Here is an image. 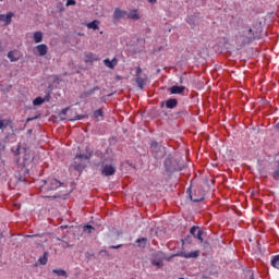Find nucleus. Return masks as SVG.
<instances>
[{
    "mask_svg": "<svg viewBox=\"0 0 279 279\" xmlns=\"http://www.w3.org/2000/svg\"><path fill=\"white\" fill-rule=\"evenodd\" d=\"M190 234H192L194 239H197L201 243H204V230H202V228L198 226H193L190 229Z\"/></svg>",
    "mask_w": 279,
    "mask_h": 279,
    "instance_id": "nucleus-8",
    "label": "nucleus"
},
{
    "mask_svg": "<svg viewBox=\"0 0 279 279\" xmlns=\"http://www.w3.org/2000/svg\"><path fill=\"white\" fill-rule=\"evenodd\" d=\"M99 89H100L99 86H95L92 89L83 92L80 94V99H87V97H93V95H95V92Z\"/></svg>",
    "mask_w": 279,
    "mask_h": 279,
    "instance_id": "nucleus-13",
    "label": "nucleus"
},
{
    "mask_svg": "<svg viewBox=\"0 0 279 279\" xmlns=\"http://www.w3.org/2000/svg\"><path fill=\"white\" fill-rule=\"evenodd\" d=\"M177 117H189V111L182 109L175 113Z\"/></svg>",
    "mask_w": 279,
    "mask_h": 279,
    "instance_id": "nucleus-35",
    "label": "nucleus"
},
{
    "mask_svg": "<svg viewBox=\"0 0 279 279\" xmlns=\"http://www.w3.org/2000/svg\"><path fill=\"white\" fill-rule=\"evenodd\" d=\"M100 253H101V254H108V251L102 250V251H100Z\"/></svg>",
    "mask_w": 279,
    "mask_h": 279,
    "instance_id": "nucleus-54",
    "label": "nucleus"
},
{
    "mask_svg": "<svg viewBox=\"0 0 279 279\" xmlns=\"http://www.w3.org/2000/svg\"><path fill=\"white\" fill-rule=\"evenodd\" d=\"M246 278L254 279V271L252 270L246 271Z\"/></svg>",
    "mask_w": 279,
    "mask_h": 279,
    "instance_id": "nucleus-39",
    "label": "nucleus"
},
{
    "mask_svg": "<svg viewBox=\"0 0 279 279\" xmlns=\"http://www.w3.org/2000/svg\"><path fill=\"white\" fill-rule=\"evenodd\" d=\"M36 51L38 52V56H47V51H49V47H47L46 44H41L35 47Z\"/></svg>",
    "mask_w": 279,
    "mask_h": 279,
    "instance_id": "nucleus-16",
    "label": "nucleus"
},
{
    "mask_svg": "<svg viewBox=\"0 0 279 279\" xmlns=\"http://www.w3.org/2000/svg\"><path fill=\"white\" fill-rule=\"evenodd\" d=\"M136 84H137L138 88H141V90H143V88L145 86V78L137 76Z\"/></svg>",
    "mask_w": 279,
    "mask_h": 279,
    "instance_id": "nucleus-30",
    "label": "nucleus"
},
{
    "mask_svg": "<svg viewBox=\"0 0 279 279\" xmlns=\"http://www.w3.org/2000/svg\"><path fill=\"white\" fill-rule=\"evenodd\" d=\"M20 182H23V177L20 178Z\"/></svg>",
    "mask_w": 279,
    "mask_h": 279,
    "instance_id": "nucleus-60",
    "label": "nucleus"
},
{
    "mask_svg": "<svg viewBox=\"0 0 279 279\" xmlns=\"http://www.w3.org/2000/svg\"><path fill=\"white\" fill-rule=\"evenodd\" d=\"M112 19L113 21H121V19H128V11L121 10L120 8H116Z\"/></svg>",
    "mask_w": 279,
    "mask_h": 279,
    "instance_id": "nucleus-10",
    "label": "nucleus"
},
{
    "mask_svg": "<svg viewBox=\"0 0 279 279\" xmlns=\"http://www.w3.org/2000/svg\"><path fill=\"white\" fill-rule=\"evenodd\" d=\"M126 19H131V21H138L141 19V15L138 14V10L136 9L131 10L128 13Z\"/></svg>",
    "mask_w": 279,
    "mask_h": 279,
    "instance_id": "nucleus-17",
    "label": "nucleus"
},
{
    "mask_svg": "<svg viewBox=\"0 0 279 279\" xmlns=\"http://www.w3.org/2000/svg\"><path fill=\"white\" fill-rule=\"evenodd\" d=\"M1 51H3V48H2L1 45H0V53H1Z\"/></svg>",
    "mask_w": 279,
    "mask_h": 279,
    "instance_id": "nucleus-59",
    "label": "nucleus"
},
{
    "mask_svg": "<svg viewBox=\"0 0 279 279\" xmlns=\"http://www.w3.org/2000/svg\"><path fill=\"white\" fill-rule=\"evenodd\" d=\"M47 260H49V253L45 252L44 256L38 259V263H40V265H46Z\"/></svg>",
    "mask_w": 279,
    "mask_h": 279,
    "instance_id": "nucleus-27",
    "label": "nucleus"
},
{
    "mask_svg": "<svg viewBox=\"0 0 279 279\" xmlns=\"http://www.w3.org/2000/svg\"><path fill=\"white\" fill-rule=\"evenodd\" d=\"M43 99H44V104H45V101H50L51 94L48 92Z\"/></svg>",
    "mask_w": 279,
    "mask_h": 279,
    "instance_id": "nucleus-38",
    "label": "nucleus"
},
{
    "mask_svg": "<svg viewBox=\"0 0 279 279\" xmlns=\"http://www.w3.org/2000/svg\"><path fill=\"white\" fill-rule=\"evenodd\" d=\"M32 132H33L32 129H29V130L27 131V134H32Z\"/></svg>",
    "mask_w": 279,
    "mask_h": 279,
    "instance_id": "nucleus-58",
    "label": "nucleus"
},
{
    "mask_svg": "<svg viewBox=\"0 0 279 279\" xmlns=\"http://www.w3.org/2000/svg\"><path fill=\"white\" fill-rule=\"evenodd\" d=\"M180 84H184V78L180 77Z\"/></svg>",
    "mask_w": 279,
    "mask_h": 279,
    "instance_id": "nucleus-55",
    "label": "nucleus"
},
{
    "mask_svg": "<svg viewBox=\"0 0 279 279\" xmlns=\"http://www.w3.org/2000/svg\"><path fill=\"white\" fill-rule=\"evenodd\" d=\"M167 107V100L160 102V108Z\"/></svg>",
    "mask_w": 279,
    "mask_h": 279,
    "instance_id": "nucleus-46",
    "label": "nucleus"
},
{
    "mask_svg": "<svg viewBox=\"0 0 279 279\" xmlns=\"http://www.w3.org/2000/svg\"><path fill=\"white\" fill-rule=\"evenodd\" d=\"M118 62L119 61L117 60V58H113L112 60H110V59H105L104 60V64L108 69H114V66H117Z\"/></svg>",
    "mask_w": 279,
    "mask_h": 279,
    "instance_id": "nucleus-18",
    "label": "nucleus"
},
{
    "mask_svg": "<svg viewBox=\"0 0 279 279\" xmlns=\"http://www.w3.org/2000/svg\"><path fill=\"white\" fill-rule=\"evenodd\" d=\"M0 147H1V149H5V144L0 142Z\"/></svg>",
    "mask_w": 279,
    "mask_h": 279,
    "instance_id": "nucleus-48",
    "label": "nucleus"
},
{
    "mask_svg": "<svg viewBox=\"0 0 279 279\" xmlns=\"http://www.w3.org/2000/svg\"><path fill=\"white\" fill-rule=\"evenodd\" d=\"M272 178L274 180H279V160H278L277 169L272 173Z\"/></svg>",
    "mask_w": 279,
    "mask_h": 279,
    "instance_id": "nucleus-36",
    "label": "nucleus"
},
{
    "mask_svg": "<svg viewBox=\"0 0 279 279\" xmlns=\"http://www.w3.org/2000/svg\"><path fill=\"white\" fill-rule=\"evenodd\" d=\"M175 256H181V258H199V251H193L190 253L179 252V253L172 255V258Z\"/></svg>",
    "mask_w": 279,
    "mask_h": 279,
    "instance_id": "nucleus-9",
    "label": "nucleus"
},
{
    "mask_svg": "<svg viewBox=\"0 0 279 279\" xmlns=\"http://www.w3.org/2000/svg\"><path fill=\"white\" fill-rule=\"evenodd\" d=\"M120 247H123V244L111 245L110 250H119Z\"/></svg>",
    "mask_w": 279,
    "mask_h": 279,
    "instance_id": "nucleus-42",
    "label": "nucleus"
},
{
    "mask_svg": "<svg viewBox=\"0 0 279 279\" xmlns=\"http://www.w3.org/2000/svg\"><path fill=\"white\" fill-rule=\"evenodd\" d=\"M184 169V165L180 162V159L168 155L167 158L163 160V171L166 175L171 178L174 173H178V171H182Z\"/></svg>",
    "mask_w": 279,
    "mask_h": 279,
    "instance_id": "nucleus-1",
    "label": "nucleus"
},
{
    "mask_svg": "<svg viewBox=\"0 0 279 279\" xmlns=\"http://www.w3.org/2000/svg\"><path fill=\"white\" fill-rule=\"evenodd\" d=\"M82 119H85L84 114H77L74 117V119H72V121H82Z\"/></svg>",
    "mask_w": 279,
    "mask_h": 279,
    "instance_id": "nucleus-37",
    "label": "nucleus"
},
{
    "mask_svg": "<svg viewBox=\"0 0 279 279\" xmlns=\"http://www.w3.org/2000/svg\"><path fill=\"white\" fill-rule=\"evenodd\" d=\"M186 193L191 202H194V204H199V202H204V199H206V192L204 191V187L201 185L195 187L194 193L192 187L190 186L186 190Z\"/></svg>",
    "mask_w": 279,
    "mask_h": 279,
    "instance_id": "nucleus-5",
    "label": "nucleus"
},
{
    "mask_svg": "<svg viewBox=\"0 0 279 279\" xmlns=\"http://www.w3.org/2000/svg\"><path fill=\"white\" fill-rule=\"evenodd\" d=\"M22 171H24V173H29V170L27 169H22Z\"/></svg>",
    "mask_w": 279,
    "mask_h": 279,
    "instance_id": "nucleus-56",
    "label": "nucleus"
},
{
    "mask_svg": "<svg viewBox=\"0 0 279 279\" xmlns=\"http://www.w3.org/2000/svg\"><path fill=\"white\" fill-rule=\"evenodd\" d=\"M66 228H69V226H61L62 230H66Z\"/></svg>",
    "mask_w": 279,
    "mask_h": 279,
    "instance_id": "nucleus-52",
    "label": "nucleus"
},
{
    "mask_svg": "<svg viewBox=\"0 0 279 279\" xmlns=\"http://www.w3.org/2000/svg\"><path fill=\"white\" fill-rule=\"evenodd\" d=\"M155 259L163 262L165 260V253H162V251L157 252L155 254Z\"/></svg>",
    "mask_w": 279,
    "mask_h": 279,
    "instance_id": "nucleus-33",
    "label": "nucleus"
},
{
    "mask_svg": "<svg viewBox=\"0 0 279 279\" xmlns=\"http://www.w3.org/2000/svg\"><path fill=\"white\" fill-rule=\"evenodd\" d=\"M66 112H69V107L61 110V114L66 116Z\"/></svg>",
    "mask_w": 279,
    "mask_h": 279,
    "instance_id": "nucleus-44",
    "label": "nucleus"
},
{
    "mask_svg": "<svg viewBox=\"0 0 279 279\" xmlns=\"http://www.w3.org/2000/svg\"><path fill=\"white\" fill-rule=\"evenodd\" d=\"M201 243L204 244V247H210V243L208 241L203 240V242H201Z\"/></svg>",
    "mask_w": 279,
    "mask_h": 279,
    "instance_id": "nucleus-45",
    "label": "nucleus"
},
{
    "mask_svg": "<svg viewBox=\"0 0 279 279\" xmlns=\"http://www.w3.org/2000/svg\"><path fill=\"white\" fill-rule=\"evenodd\" d=\"M13 16H14L13 12H8L7 15L0 14V23H4V25H11Z\"/></svg>",
    "mask_w": 279,
    "mask_h": 279,
    "instance_id": "nucleus-12",
    "label": "nucleus"
},
{
    "mask_svg": "<svg viewBox=\"0 0 279 279\" xmlns=\"http://www.w3.org/2000/svg\"><path fill=\"white\" fill-rule=\"evenodd\" d=\"M88 29H99V21L94 20L87 24Z\"/></svg>",
    "mask_w": 279,
    "mask_h": 279,
    "instance_id": "nucleus-23",
    "label": "nucleus"
},
{
    "mask_svg": "<svg viewBox=\"0 0 279 279\" xmlns=\"http://www.w3.org/2000/svg\"><path fill=\"white\" fill-rule=\"evenodd\" d=\"M100 172L104 178H110L117 173V167H114L112 157L102 155L100 158Z\"/></svg>",
    "mask_w": 279,
    "mask_h": 279,
    "instance_id": "nucleus-3",
    "label": "nucleus"
},
{
    "mask_svg": "<svg viewBox=\"0 0 279 279\" xmlns=\"http://www.w3.org/2000/svg\"><path fill=\"white\" fill-rule=\"evenodd\" d=\"M21 154V146H19L15 150V155L19 156Z\"/></svg>",
    "mask_w": 279,
    "mask_h": 279,
    "instance_id": "nucleus-47",
    "label": "nucleus"
},
{
    "mask_svg": "<svg viewBox=\"0 0 279 279\" xmlns=\"http://www.w3.org/2000/svg\"><path fill=\"white\" fill-rule=\"evenodd\" d=\"M61 12H64V9H61Z\"/></svg>",
    "mask_w": 279,
    "mask_h": 279,
    "instance_id": "nucleus-62",
    "label": "nucleus"
},
{
    "mask_svg": "<svg viewBox=\"0 0 279 279\" xmlns=\"http://www.w3.org/2000/svg\"><path fill=\"white\" fill-rule=\"evenodd\" d=\"M151 265H154L155 267H162L165 264L162 263V260L155 258L151 260Z\"/></svg>",
    "mask_w": 279,
    "mask_h": 279,
    "instance_id": "nucleus-34",
    "label": "nucleus"
},
{
    "mask_svg": "<svg viewBox=\"0 0 279 279\" xmlns=\"http://www.w3.org/2000/svg\"><path fill=\"white\" fill-rule=\"evenodd\" d=\"M7 57L9 58L10 62H19L20 57L14 56V51H9Z\"/></svg>",
    "mask_w": 279,
    "mask_h": 279,
    "instance_id": "nucleus-26",
    "label": "nucleus"
},
{
    "mask_svg": "<svg viewBox=\"0 0 279 279\" xmlns=\"http://www.w3.org/2000/svg\"><path fill=\"white\" fill-rule=\"evenodd\" d=\"M73 245H71L69 242L63 241V245L62 247H64V250H66V247H72Z\"/></svg>",
    "mask_w": 279,
    "mask_h": 279,
    "instance_id": "nucleus-43",
    "label": "nucleus"
},
{
    "mask_svg": "<svg viewBox=\"0 0 279 279\" xmlns=\"http://www.w3.org/2000/svg\"><path fill=\"white\" fill-rule=\"evenodd\" d=\"M29 121H34V118H27L26 123H29Z\"/></svg>",
    "mask_w": 279,
    "mask_h": 279,
    "instance_id": "nucleus-49",
    "label": "nucleus"
},
{
    "mask_svg": "<svg viewBox=\"0 0 279 279\" xmlns=\"http://www.w3.org/2000/svg\"><path fill=\"white\" fill-rule=\"evenodd\" d=\"M83 231L87 232V234H93V232H95V227L90 226V225H85L83 227Z\"/></svg>",
    "mask_w": 279,
    "mask_h": 279,
    "instance_id": "nucleus-29",
    "label": "nucleus"
},
{
    "mask_svg": "<svg viewBox=\"0 0 279 279\" xmlns=\"http://www.w3.org/2000/svg\"><path fill=\"white\" fill-rule=\"evenodd\" d=\"M33 38L36 44L43 43V32H35Z\"/></svg>",
    "mask_w": 279,
    "mask_h": 279,
    "instance_id": "nucleus-22",
    "label": "nucleus"
},
{
    "mask_svg": "<svg viewBox=\"0 0 279 279\" xmlns=\"http://www.w3.org/2000/svg\"><path fill=\"white\" fill-rule=\"evenodd\" d=\"M99 117L104 118V109H97L96 111H94L93 118L96 122L99 121Z\"/></svg>",
    "mask_w": 279,
    "mask_h": 279,
    "instance_id": "nucleus-20",
    "label": "nucleus"
},
{
    "mask_svg": "<svg viewBox=\"0 0 279 279\" xmlns=\"http://www.w3.org/2000/svg\"><path fill=\"white\" fill-rule=\"evenodd\" d=\"M166 108L168 110H174V108H178V98H169L166 100Z\"/></svg>",
    "mask_w": 279,
    "mask_h": 279,
    "instance_id": "nucleus-15",
    "label": "nucleus"
},
{
    "mask_svg": "<svg viewBox=\"0 0 279 279\" xmlns=\"http://www.w3.org/2000/svg\"><path fill=\"white\" fill-rule=\"evenodd\" d=\"M149 149L153 158L155 160H162L165 156L167 155V148L165 146L160 145L156 140H151L149 143Z\"/></svg>",
    "mask_w": 279,
    "mask_h": 279,
    "instance_id": "nucleus-4",
    "label": "nucleus"
},
{
    "mask_svg": "<svg viewBox=\"0 0 279 279\" xmlns=\"http://www.w3.org/2000/svg\"><path fill=\"white\" fill-rule=\"evenodd\" d=\"M43 104H45V100L43 99V97L38 96L33 100V105L34 106H43Z\"/></svg>",
    "mask_w": 279,
    "mask_h": 279,
    "instance_id": "nucleus-31",
    "label": "nucleus"
},
{
    "mask_svg": "<svg viewBox=\"0 0 279 279\" xmlns=\"http://www.w3.org/2000/svg\"><path fill=\"white\" fill-rule=\"evenodd\" d=\"M141 73H143V69L141 66L136 68V77H141Z\"/></svg>",
    "mask_w": 279,
    "mask_h": 279,
    "instance_id": "nucleus-41",
    "label": "nucleus"
},
{
    "mask_svg": "<svg viewBox=\"0 0 279 279\" xmlns=\"http://www.w3.org/2000/svg\"><path fill=\"white\" fill-rule=\"evenodd\" d=\"M186 23L191 25L192 29H195V16L190 15L186 17Z\"/></svg>",
    "mask_w": 279,
    "mask_h": 279,
    "instance_id": "nucleus-28",
    "label": "nucleus"
},
{
    "mask_svg": "<svg viewBox=\"0 0 279 279\" xmlns=\"http://www.w3.org/2000/svg\"><path fill=\"white\" fill-rule=\"evenodd\" d=\"M53 199H58V197H60V196H58V195H54V196H51Z\"/></svg>",
    "mask_w": 279,
    "mask_h": 279,
    "instance_id": "nucleus-57",
    "label": "nucleus"
},
{
    "mask_svg": "<svg viewBox=\"0 0 279 279\" xmlns=\"http://www.w3.org/2000/svg\"><path fill=\"white\" fill-rule=\"evenodd\" d=\"M170 95H184V90H186L185 86L182 85H173L168 88Z\"/></svg>",
    "mask_w": 279,
    "mask_h": 279,
    "instance_id": "nucleus-11",
    "label": "nucleus"
},
{
    "mask_svg": "<svg viewBox=\"0 0 279 279\" xmlns=\"http://www.w3.org/2000/svg\"><path fill=\"white\" fill-rule=\"evenodd\" d=\"M254 40H260V36L258 33H255L254 29L247 28L242 34V43L243 45H252Z\"/></svg>",
    "mask_w": 279,
    "mask_h": 279,
    "instance_id": "nucleus-7",
    "label": "nucleus"
},
{
    "mask_svg": "<svg viewBox=\"0 0 279 279\" xmlns=\"http://www.w3.org/2000/svg\"><path fill=\"white\" fill-rule=\"evenodd\" d=\"M97 57L95 56V53L93 52H88L87 54H85V62H96Z\"/></svg>",
    "mask_w": 279,
    "mask_h": 279,
    "instance_id": "nucleus-21",
    "label": "nucleus"
},
{
    "mask_svg": "<svg viewBox=\"0 0 279 279\" xmlns=\"http://www.w3.org/2000/svg\"><path fill=\"white\" fill-rule=\"evenodd\" d=\"M28 239H33L34 236H38V234H34V235H27Z\"/></svg>",
    "mask_w": 279,
    "mask_h": 279,
    "instance_id": "nucleus-53",
    "label": "nucleus"
},
{
    "mask_svg": "<svg viewBox=\"0 0 279 279\" xmlns=\"http://www.w3.org/2000/svg\"><path fill=\"white\" fill-rule=\"evenodd\" d=\"M148 3H156L158 0H147Z\"/></svg>",
    "mask_w": 279,
    "mask_h": 279,
    "instance_id": "nucleus-50",
    "label": "nucleus"
},
{
    "mask_svg": "<svg viewBox=\"0 0 279 279\" xmlns=\"http://www.w3.org/2000/svg\"><path fill=\"white\" fill-rule=\"evenodd\" d=\"M41 182H43V184L40 185L41 193H49V191H58V189H60V186L64 184L56 178H48L46 180H43Z\"/></svg>",
    "mask_w": 279,
    "mask_h": 279,
    "instance_id": "nucleus-6",
    "label": "nucleus"
},
{
    "mask_svg": "<svg viewBox=\"0 0 279 279\" xmlns=\"http://www.w3.org/2000/svg\"><path fill=\"white\" fill-rule=\"evenodd\" d=\"M193 239H195L192 234L191 235H186L183 240L182 243H186L187 245H191V243H193Z\"/></svg>",
    "mask_w": 279,
    "mask_h": 279,
    "instance_id": "nucleus-32",
    "label": "nucleus"
},
{
    "mask_svg": "<svg viewBox=\"0 0 279 279\" xmlns=\"http://www.w3.org/2000/svg\"><path fill=\"white\" fill-rule=\"evenodd\" d=\"M5 128H10L12 132H14V126H12V120L10 119H0V130H5Z\"/></svg>",
    "mask_w": 279,
    "mask_h": 279,
    "instance_id": "nucleus-14",
    "label": "nucleus"
},
{
    "mask_svg": "<svg viewBox=\"0 0 279 279\" xmlns=\"http://www.w3.org/2000/svg\"><path fill=\"white\" fill-rule=\"evenodd\" d=\"M25 128H27V124H24V128H23V130H25Z\"/></svg>",
    "mask_w": 279,
    "mask_h": 279,
    "instance_id": "nucleus-61",
    "label": "nucleus"
},
{
    "mask_svg": "<svg viewBox=\"0 0 279 279\" xmlns=\"http://www.w3.org/2000/svg\"><path fill=\"white\" fill-rule=\"evenodd\" d=\"M270 265L275 267V269H279V255H275L270 260Z\"/></svg>",
    "mask_w": 279,
    "mask_h": 279,
    "instance_id": "nucleus-24",
    "label": "nucleus"
},
{
    "mask_svg": "<svg viewBox=\"0 0 279 279\" xmlns=\"http://www.w3.org/2000/svg\"><path fill=\"white\" fill-rule=\"evenodd\" d=\"M86 149V154H77L74 158V162L72 165L73 169L75 171H78V173H82V171H84L86 169V165L88 162V160H90V158H93V150H90V148H88V146L85 148Z\"/></svg>",
    "mask_w": 279,
    "mask_h": 279,
    "instance_id": "nucleus-2",
    "label": "nucleus"
},
{
    "mask_svg": "<svg viewBox=\"0 0 279 279\" xmlns=\"http://www.w3.org/2000/svg\"><path fill=\"white\" fill-rule=\"evenodd\" d=\"M276 131L279 132V122L276 124Z\"/></svg>",
    "mask_w": 279,
    "mask_h": 279,
    "instance_id": "nucleus-51",
    "label": "nucleus"
},
{
    "mask_svg": "<svg viewBox=\"0 0 279 279\" xmlns=\"http://www.w3.org/2000/svg\"><path fill=\"white\" fill-rule=\"evenodd\" d=\"M135 247H147V238H140L135 241Z\"/></svg>",
    "mask_w": 279,
    "mask_h": 279,
    "instance_id": "nucleus-19",
    "label": "nucleus"
},
{
    "mask_svg": "<svg viewBox=\"0 0 279 279\" xmlns=\"http://www.w3.org/2000/svg\"><path fill=\"white\" fill-rule=\"evenodd\" d=\"M76 1L75 0H68L65 5L69 8V5H75Z\"/></svg>",
    "mask_w": 279,
    "mask_h": 279,
    "instance_id": "nucleus-40",
    "label": "nucleus"
},
{
    "mask_svg": "<svg viewBox=\"0 0 279 279\" xmlns=\"http://www.w3.org/2000/svg\"><path fill=\"white\" fill-rule=\"evenodd\" d=\"M52 274H56L57 276H62L63 278L69 277V275H66V270L64 269H53Z\"/></svg>",
    "mask_w": 279,
    "mask_h": 279,
    "instance_id": "nucleus-25",
    "label": "nucleus"
}]
</instances>
